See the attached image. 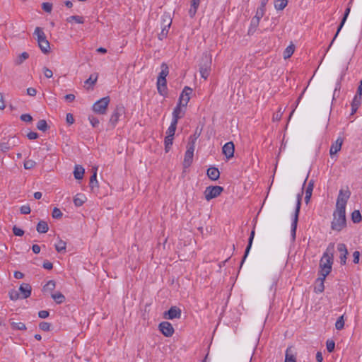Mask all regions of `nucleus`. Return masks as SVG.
I'll list each match as a JSON object with an SVG mask.
<instances>
[{
    "instance_id": "6e6d98bb",
    "label": "nucleus",
    "mask_w": 362,
    "mask_h": 362,
    "mask_svg": "<svg viewBox=\"0 0 362 362\" xmlns=\"http://www.w3.org/2000/svg\"><path fill=\"white\" fill-rule=\"evenodd\" d=\"M98 79V74L90 75V76L86 81V83L94 85Z\"/></svg>"
},
{
    "instance_id": "393cba45",
    "label": "nucleus",
    "mask_w": 362,
    "mask_h": 362,
    "mask_svg": "<svg viewBox=\"0 0 362 362\" xmlns=\"http://www.w3.org/2000/svg\"><path fill=\"white\" fill-rule=\"evenodd\" d=\"M157 88L158 93L161 95H164L166 93V80H159L157 81Z\"/></svg>"
},
{
    "instance_id": "2f4dec72",
    "label": "nucleus",
    "mask_w": 362,
    "mask_h": 362,
    "mask_svg": "<svg viewBox=\"0 0 362 362\" xmlns=\"http://www.w3.org/2000/svg\"><path fill=\"white\" fill-rule=\"evenodd\" d=\"M48 228H49L48 224L47 223V222L43 221H40L37 226V232H39L40 233H47L48 230Z\"/></svg>"
},
{
    "instance_id": "9d476101",
    "label": "nucleus",
    "mask_w": 362,
    "mask_h": 362,
    "mask_svg": "<svg viewBox=\"0 0 362 362\" xmlns=\"http://www.w3.org/2000/svg\"><path fill=\"white\" fill-rule=\"evenodd\" d=\"M192 93V89L189 87H185L179 98V103L178 104L187 106L188 102L190 99V95Z\"/></svg>"
},
{
    "instance_id": "20e7f679",
    "label": "nucleus",
    "mask_w": 362,
    "mask_h": 362,
    "mask_svg": "<svg viewBox=\"0 0 362 362\" xmlns=\"http://www.w3.org/2000/svg\"><path fill=\"white\" fill-rule=\"evenodd\" d=\"M196 140L197 137L195 136H190L189 138L184 158V166L185 168L189 167L192 162Z\"/></svg>"
},
{
    "instance_id": "338daca9",
    "label": "nucleus",
    "mask_w": 362,
    "mask_h": 362,
    "mask_svg": "<svg viewBox=\"0 0 362 362\" xmlns=\"http://www.w3.org/2000/svg\"><path fill=\"white\" fill-rule=\"evenodd\" d=\"M66 122L69 124H72L74 122V118L72 114L68 113L66 117Z\"/></svg>"
},
{
    "instance_id": "473e14b6",
    "label": "nucleus",
    "mask_w": 362,
    "mask_h": 362,
    "mask_svg": "<svg viewBox=\"0 0 362 362\" xmlns=\"http://www.w3.org/2000/svg\"><path fill=\"white\" fill-rule=\"evenodd\" d=\"M66 243L64 240L59 239L55 244V249L58 252H65Z\"/></svg>"
},
{
    "instance_id": "37998d69",
    "label": "nucleus",
    "mask_w": 362,
    "mask_h": 362,
    "mask_svg": "<svg viewBox=\"0 0 362 362\" xmlns=\"http://www.w3.org/2000/svg\"><path fill=\"white\" fill-rule=\"evenodd\" d=\"M177 122L172 120L171 124L167 130V136H173L176 130Z\"/></svg>"
},
{
    "instance_id": "e433bc0d",
    "label": "nucleus",
    "mask_w": 362,
    "mask_h": 362,
    "mask_svg": "<svg viewBox=\"0 0 362 362\" xmlns=\"http://www.w3.org/2000/svg\"><path fill=\"white\" fill-rule=\"evenodd\" d=\"M168 74V67L165 64H162L161 65V71L159 74L158 79L159 80H166V76Z\"/></svg>"
},
{
    "instance_id": "7ed1b4c3",
    "label": "nucleus",
    "mask_w": 362,
    "mask_h": 362,
    "mask_svg": "<svg viewBox=\"0 0 362 362\" xmlns=\"http://www.w3.org/2000/svg\"><path fill=\"white\" fill-rule=\"evenodd\" d=\"M212 62V56L209 53H204L202 58V62L199 66V72L204 79L209 76Z\"/></svg>"
},
{
    "instance_id": "f8f14e48",
    "label": "nucleus",
    "mask_w": 362,
    "mask_h": 362,
    "mask_svg": "<svg viewBox=\"0 0 362 362\" xmlns=\"http://www.w3.org/2000/svg\"><path fill=\"white\" fill-rule=\"evenodd\" d=\"M235 151V146L232 141L227 142L222 148V152L227 159L233 157Z\"/></svg>"
},
{
    "instance_id": "6e6552de",
    "label": "nucleus",
    "mask_w": 362,
    "mask_h": 362,
    "mask_svg": "<svg viewBox=\"0 0 362 362\" xmlns=\"http://www.w3.org/2000/svg\"><path fill=\"white\" fill-rule=\"evenodd\" d=\"M362 103V81H360L357 93L351 103L352 114L355 113Z\"/></svg>"
},
{
    "instance_id": "423d86ee",
    "label": "nucleus",
    "mask_w": 362,
    "mask_h": 362,
    "mask_svg": "<svg viewBox=\"0 0 362 362\" xmlns=\"http://www.w3.org/2000/svg\"><path fill=\"white\" fill-rule=\"evenodd\" d=\"M109 103V97L103 98L94 103L93 110L98 114L104 115L107 112Z\"/></svg>"
},
{
    "instance_id": "4c0bfd02",
    "label": "nucleus",
    "mask_w": 362,
    "mask_h": 362,
    "mask_svg": "<svg viewBox=\"0 0 362 362\" xmlns=\"http://www.w3.org/2000/svg\"><path fill=\"white\" fill-rule=\"evenodd\" d=\"M349 13H350V8H347L346 9V11H345V13H344V18H343V19H342V21H341V24H340V25H339V28H338V30H337V33H336V35H335V36H334V39H333V40H332V41L331 42L330 45H332V44L333 43L334 40H335V38L337 37V36L338 33H339V31L341 30V28L343 27V25H344V23H345V21H346V18H347V17H348V16H349Z\"/></svg>"
},
{
    "instance_id": "de8ad7c7",
    "label": "nucleus",
    "mask_w": 362,
    "mask_h": 362,
    "mask_svg": "<svg viewBox=\"0 0 362 362\" xmlns=\"http://www.w3.org/2000/svg\"><path fill=\"white\" fill-rule=\"evenodd\" d=\"M352 221L354 223H359L361 221V214L358 210H355L351 214Z\"/></svg>"
},
{
    "instance_id": "603ef678",
    "label": "nucleus",
    "mask_w": 362,
    "mask_h": 362,
    "mask_svg": "<svg viewBox=\"0 0 362 362\" xmlns=\"http://www.w3.org/2000/svg\"><path fill=\"white\" fill-rule=\"evenodd\" d=\"M36 163L33 160H26L24 162V168L27 170L33 169Z\"/></svg>"
},
{
    "instance_id": "b1692460",
    "label": "nucleus",
    "mask_w": 362,
    "mask_h": 362,
    "mask_svg": "<svg viewBox=\"0 0 362 362\" xmlns=\"http://www.w3.org/2000/svg\"><path fill=\"white\" fill-rule=\"evenodd\" d=\"M284 362H296V357L291 347H288L286 351Z\"/></svg>"
},
{
    "instance_id": "412c9836",
    "label": "nucleus",
    "mask_w": 362,
    "mask_h": 362,
    "mask_svg": "<svg viewBox=\"0 0 362 362\" xmlns=\"http://www.w3.org/2000/svg\"><path fill=\"white\" fill-rule=\"evenodd\" d=\"M123 113V108L122 107H117L116 110H115V112H113V114L111 115V117H110V122L115 125V124L117 122V121L119 120V117L122 115Z\"/></svg>"
},
{
    "instance_id": "bb28decb",
    "label": "nucleus",
    "mask_w": 362,
    "mask_h": 362,
    "mask_svg": "<svg viewBox=\"0 0 362 362\" xmlns=\"http://www.w3.org/2000/svg\"><path fill=\"white\" fill-rule=\"evenodd\" d=\"M201 0H192L191 7L189 10V13L191 17H194L197 13V8L199 6Z\"/></svg>"
},
{
    "instance_id": "a18cd8bd",
    "label": "nucleus",
    "mask_w": 362,
    "mask_h": 362,
    "mask_svg": "<svg viewBox=\"0 0 362 362\" xmlns=\"http://www.w3.org/2000/svg\"><path fill=\"white\" fill-rule=\"evenodd\" d=\"M173 136H166L165 138V152H168L173 144Z\"/></svg>"
},
{
    "instance_id": "7c9ffc66",
    "label": "nucleus",
    "mask_w": 362,
    "mask_h": 362,
    "mask_svg": "<svg viewBox=\"0 0 362 362\" xmlns=\"http://www.w3.org/2000/svg\"><path fill=\"white\" fill-rule=\"evenodd\" d=\"M34 35H36L37 42L44 40H46V36L42 29L40 27H37L35 30Z\"/></svg>"
},
{
    "instance_id": "f704fd0d",
    "label": "nucleus",
    "mask_w": 362,
    "mask_h": 362,
    "mask_svg": "<svg viewBox=\"0 0 362 362\" xmlns=\"http://www.w3.org/2000/svg\"><path fill=\"white\" fill-rule=\"evenodd\" d=\"M295 50V46L293 44L288 45L284 52V58L285 59H288L293 54Z\"/></svg>"
},
{
    "instance_id": "2eb2a0df",
    "label": "nucleus",
    "mask_w": 362,
    "mask_h": 362,
    "mask_svg": "<svg viewBox=\"0 0 362 362\" xmlns=\"http://www.w3.org/2000/svg\"><path fill=\"white\" fill-rule=\"evenodd\" d=\"M186 106L177 104L173 112V120L178 122V119L182 118L185 112Z\"/></svg>"
},
{
    "instance_id": "72a5a7b5",
    "label": "nucleus",
    "mask_w": 362,
    "mask_h": 362,
    "mask_svg": "<svg viewBox=\"0 0 362 362\" xmlns=\"http://www.w3.org/2000/svg\"><path fill=\"white\" fill-rule=\"evenodd\" d=\"M38 45L42 52L47 53L49 52L50 47L49 43L47 39L38 42Z\"/></svg>"
},
{
    "instance_id": "680f3d73",
    "label": "nucleus",
    "mask_w": 362,
    "mask_h": 362,
    "mask_svg": "<svg viewBox=\"0 0 362 362\" xmlns=\"http://www.w3.org/2000/svg\"><path fill=\"white\" fill-rule=\"evenodd\" d=\"M40 328L43 331H49L50 325L48 322H42L40 324Z\"/></svg>"
},
{
    "instance_id": "4be33fe9",
    "label": "nucleus",
    "mask_w": 362,
    "mask_h": 362,
    "mask_svg": "<svg viewBox=\"0 0 362 362\" xmlns=\"http://www.w3.org/2000/svg\"><path fill=\"white\" fill-rule=\"evenodd\" d=\"M326 277L320 276L317 280L315 286V291L316 293H322L325 289L324 281Z\"/></svg>"
},
{
    "instance_id": "ddd939ff",
    "label": "nucleus",
    "mask_w": 362,
    "mask_h": 362,
    "mask_svg": "<svg viewBox=\"0 0 362 362\" xmlns=\"http://www.w3.org/2000/svg\"><path fill=\"white\" fill-rule=\"evenodd\" d=\"M344 140L342 138L339 137L332 145L329 149V154L332 157L340 151Z\"/></svg>"
},
{
    "instance_id": "a211bd4d",
    "label": "nucleus",
    "mask_w": 362,
    "mask_h": 362,
    "mask_svg": "<svg viewBox=\"0 0 362 362\" xmlns=\"http://www.w3.org/2000/svg\"><path fill=\"white\" fill-rule=\"evenodd\" d=\"M181 316V310L177 307H172L165 313V318L173 320L175 318H180Z\"/></svg>"
},
{
    "instance_id": "49530a36",
    "label": "nucleus",
    "mask_w": 362,
    "mask_h": 362,
    "mask_svg": "<svg viewBox=\"0 0 362 362\" xmlns=\"http://www.w3.org/2000/svg\"><path fill=\"white\" fill-rule=\"evenodd\" d=\"M37 128L42 132H45L48 129V125L45 119L40 120L37 124Z\"/></svg>"
},
{
    "instance_id": "09e8293b",
    "label": "nucleus",
    "mask_w": 362,
    "mask_h": 362,
    "mask_svg": "<svg viewBox=\"0 0 362 362\" xmlns=\"http://www.w3.org/2000/svg\"><path fill=\"white\" fill-rule=\"evenodd\" d=\"M344 327V315L340 316L335 323V327L338 330H341Z\"/></svg>"
},
{
    "instance_id": "9b49d317",
    "label": "nucleus",
    "mask_w": 362,
    "mask_h": 362,
    "mask_svg": "<svg viewBox=\"0 0 362 362\" xmlns=\"http://www.w3.org/2000/svg\"><path fill=\"white\" fill-rule=\"evenodd\" d=\"M18 143V139L16 137H12L6 142L0 143V150L3 152H6L16 146Z\"/></svg>"
},
{
    "instance_id": "774afa93",
    "label": "nucleus",
    "mask_w": 362,
    "mask_h": 362,
    "mask_svg": "<svg viewBox=\"0 0 362 362\" xmlns=\"http://www.w3.org/2000/svg\"><path fill=\"white\" fill-rule=\"evenodd\" d=\"M38 316L42 319L46 318L49 316V312L47 310H41L38 313Z\"/></svg>"
},
{
    "instance_id": "5701e85b",
    "label": "nucleus",
    "mask_w": 362,
    "mask_h": 362,
    "mask_svg": "<svg viewBox=\"0 0 362 362\" xmlns=\"http://www.w3.org/2000/svg\"><path fill=\"white\" fill-rule=\"evenodd\" d=\"M207 175L211 180H216L219 178L220 173L216 168H209L207 170Z\"/></svg>"
},
{
    "instance_id": "a878e982",
    "label": "nucleus",
    "mask_w": 362,
    "mask_h": 362,
    "mask_svg": "<svg viewBox=\"0 0 362 362\" xmlns=\"http://www.w3.org/2000/svg\"><path fill=\"white\" fill-rule=\"evenodd\" d=\"M85 173L84 168L81 165H76L74 171V177L76 180H81Z\"/></svg>"
},
{
    "instance_id": "0eeeda50",
    "label": "nucleus",
    "mask_w": 362,
    "mask_h": 362,
    "mask_svg": "<svg viewBox=\"0 0 362 362\" xmlns=\"http://www.w3.org/2000/svg\"><path fill=\"white\" fill-rule=\"evenodd\" d=\"M223 188L221 186H209L206 187L204 195L207 201L218 197L223 192Z\"/></svg>"
},
{
    "instance_id": "f257e3e1",
    "label": "nucleus",
    "mask_w": 362,
    "mask_h": 362,
    "mask_svg": "<svg viewBox=\"0 0 362 362\" xmlns=\"http://www.w3.org/2000/svg\"><path fill=\"white\" fill-rule=\"evenodd\" d=\"M351 192L349 189H340L336 203V209L332 222V230L340 231L346 226L345 208Z\"/></svg>"
},
{
    "instance_id": "79ce46f5",
    "label": "nucleus",
    "mask_w": 362,
    "mask_h": 362,
    "mask_svg": "<svg viewBox=\"0 0 362 362\" xmlns=\"http://www.w3.org/2000/svg\"><path fill=\"white\" fill-rule=\"evenodd\" d=\"M259 20L255 18L254 17L252 18L250 26L248 30L249 33H253L259 24Z\"/></svg>"
},
{
    "instance_id": "3c124183",
    "label": "nucleus",
    "mask_w": 362,
    "mask_h": 362,
    "mask_svg": "<svg viewBox=\"0 0 362 362\" xmlns=\"http://www.w3.org/2000/svg\"><path fill=\"white\" fill-rule=\"evenodd\" d=\"M8 294H9V297H10L11 300H16L18 298H21L19 292L15 289L11 290L9 291Z\"/></svg>"
},
{
    "instance_id": "13d9d810",
    "label": "nucleus",
    "mask_w": 362,
    "mask_h": 362,
    "mask_svg": "<svg viewBox=\"0 0 362 362\" xmlns=\"http://www.w3.org/2000/svg\"><path fill=\"white\" fill-rule=\"evenodd\" d=\"M13 233L16 236H23L24 234V231L16 226L13 227Z\"/></svg>"
},
{
    "instance_id": "c9c22d12",
    "label": "nucleus",
    "mask_w": 362,
    "mask_h": 362,
    "mask_svg": "<svg viewBox=\"0 0 362 362\" xmlns=\"http://www.w3.org/2000/svg\"><path fill=\"white\" fill-rule=\"evenodd\" d=\"M66 21L70 23L75 22L76 23L82 24L84 23V19L83 17L80 16H71L66 18Z\"/></svg>"
},
{
    "instance_id": "4d7b16f0",
    "label": "nucleus",
    "mask_w": 362,
    "mask_h": 362,
    "mask_svg": "<svg viewBox=\"0 0 362 362\" xmlns=\"http://www.w3.org/2000/svg\"><path fill=\"white\" fill-rule=\"evenodd\" d=\"M42 9L48 13H50L52 9V4L48 2H45L42 4Z\"/></svg>"
},
{
    "instance_id": "864d4df0",
    "label": "nucleus",
    "mask_w": 362,
    "mask_h": 362,
    "mask_svg": "<svg viewBox=\"0 0 362 362\" xmlns=\"http://www.w3.org/2000/svg\"><path fill=\"white\" fill-rule=\"evenodd\" d=\"M326 346H327V351L331 353L334 351V347H335V343L334 341L332 340H327V343H326Z\"/></svg>"
},
{
    "instance_id": "f03ea898",
    "label": "nucleus",
    "mask_w": 362,
    "mask_h": 362,
    "mask_svg": "<svg viewBox=\"0 0 362 362\" xmlns=\"http://www.w3.org/2000/svg\"><path fill=\"white\" fill-rule=\"evenodd\" d=\"M334 252V244H329L320 262V276L326 277L331 272Z\"/></svg>"
},
{
    "instance_id": "e2e57ef3",
    "label": "nucleus",
    "mask_w": 362,
    "mask_h": 362,
    "mask_svg": "<svg viewBox=\"0 0 362 362\" xmlns=\"http://www.w3.org/2000/svg\"><path fill=\"white\" fill-rule=\"evenodd\" d=\"M43 73H44L45 76L48 78H52L53 76V73H52V70H50L49 69H48L47 67H45L43 69Z\"/></svg>"
},
{
    "instance_id": "aec40b11",
    "label": "nucleus",
    "mask_w": 362,
    "mask_h": 362,
    "mask_svg": "<svg viewBox=\"0 0 362 362\" xmlns=\"http://www.w3.org/2000/svg\"><path fill=\"white\" fill-rule=\"evenodd\" d=\"M87 200L85 194L78 193L74 198V205L77 207L82 206Z\"/></svg>"
},
{
    "instance_id": "69168bd1",
    "label": "nucleus",
    "mask_w": 362,
    "mask_h": 362,
    "mask_svg": "<svg viewBox=\"0 0 362 362\" xmlns=\"http://www.w3.org/2000/svg\"><path fill=\"white\" fill-rule=\"evenodd\" d=\"M21 119L24 122H31L33 119V117L29 114H23L21 116Z\"/></svg>"
},
{
    "instance_id": "f3484780",
    "label": "nucleus",
    "mask_w": 362,
    "mask_h": 362,
    "mask_svg": "<svg viewBox=\"0 0 362 362\" xmlns=\"http://www.w3.org/2000/svg\"><path fill=\"white\" fill-rule=\"evenodd\" d=\"M171 23L172 20L169 17H167L166 19L163 20V28H162L160 33L158 34V38L160 40H163L167 36Z\"/></svg>"
},
{
    "instance_id": "052dcab7",
    "label": "nucleus",
    "mask_w": 362,
    "mask_h": 362,
    "mask_svg": "<svg viewBox=\"0 0 362 362\" xmlns=\"http://www.w3.org/2000/svg\"><path fill=\"white\" fill-rule=\"evenodd\" d=\"M20 211L23 214H29L31 210L29 205H23L21 207Z\"/></svg>"
},
{
    "instance_id": "c85d7f7f",
    "label": "nucleus",
    "mask_w": 362,
    "mask_h": 362,
    "mask_svg": "<svg viewBox=\"0 0 362 362\" xmlns=\"http://www.w3.org/2000/svg\"><path fill=\"white\" fill-rule=\"evenodd\" d=\"M29 57V54L28 52H23L19 54L15 59L14 63L16 65H21L23 64L27 59Z\"/></svg>"
},
{
    "instance_id": "6ab92c4d",
    "label": "nucleus",
    "mask_w": 362,
    "mask_h": 362,
    "mask_svg": "<svg viewBox=\"0 0 362 362\" xmlns=\"http://www.w3.org/2000/svg\"><path fill=\"white\" fill-rule=\"evenodd\" d=\"M93 170V173L90 179V187L91 189V190H94L95 189L98 188V182L97 180L98 168L94 167Z\"/></svg>"
},
{
    "instance_id": "bf43d9fd",
    "label": "nucleus",
    "mask_w": 362,
    "mask_h": 362,
    "mask_svg": "<svg viewBox=\"0 0 362 362\" xmlns=\"http://www.w3.org/2000/svg\"><path fill=\"white\" fill-rule=\"evenodd\" d=\"M88 119L91 124V125L93 127H96L98 126L99 124V120L98 119H97L96 117H93V116H90L88 117Z\"/></svg>"
},
{
    "instance_id": "dca6fc26",
    "label": "nucleus",
    "mask_w": 362,
    "mask_h": 362,
    "mask_svg": "<svg viewBox=\"0 0 362 362\" xmlns=\"http://www.w3.org/2000/svg\"><path fill=\"white\" fill-rule=\"evenodd\" d=\"M337 250L339 252V259L341 264H345L346 262V256L348 255V250L346 245L344 243L338 244Z\"/></svg>"
},
{
    "instance_id": "0e129e2a",
    "label": "nucleus",
    "mask_w": 362,
    "mask_h": 362,
    "mask_svg": "<svg viewBox=\"0 0 362 362\" xmlns=\"http://www.w3.org/2000/svg\"><path fill=\"white\" fill-rule=\"evenodd\" d=\"M282 117V112L281 110L279 109L276 113L273 115V120L274 121H279L281 119Z\"/></svg>"
},
{
    "instance_id": "5fc2aeb1",
    "label": "nucleus",
    "mask_w": 362,
    "mask_h": 362,
    "mask_svg": "<svg viewBox=\"0 0 362 362\" xmlns=\"http://www.w3.org/2000/svg\"><path fill=\"white\" fill-rule=\"evenodd\" d=\"M52 216L54 218H60L62 216V213L59 209L55 207L53 209Z\"/></svg>"
},
{
    "instance_id": "a19ab883",
    "label": "nucleus",
    "mask_w": 362,
    "mask_h": 362,
    "mask_svg": "<svg viewBox=\"0 0 362 362\" xmlns=\"http://www.w3.org/2000/svg\"><path fill=\"white\" fill-rule=\"evenodd\" d=\"M288 4V0H276L274 3V7L276 10H283Z\"/></svg>"
},
{
    "instance_id": "cd10ccee",
    "label": "nucleus",
    "mask_w": 362,
    "mask_h": 362,
    "mask_svg": "<svg viewBox=\"0 0 362 362\" xmlns=\"http://www.w3.org/2000/svg\"><path fill=\"white\" fill-rule=\"evenodd\" d=\"M313 190V182H310L305 190V202L308 204L310 202Z\"/></svg>"
},
{
    "instance_id": "1a4fd4ad",
    "label": "nucleus",
    "mask_w": 362,
    "mask_h": 362,
    "mask_svg": "<svg viewBox=\"0 0 362 362\" xmlns=\"http://www.w3.org/2000/svg\"><path fill=\"white\" fill-rule=\"evenodd\" d=\"M159 329L162 334L167 337H171L174 333V328L168 322H163L160 323Z\"/></svg>"
},
{
    "instance_id": "58836bf2",
    "label": "nucleus",
    "mask_w": 362,
    "mask_h": 362,
    "mask_svg": "<svg viewBox=\"0 0 362 362\" xmlns=\"http://www.w3.org/2000/svg\"><path fill=\"white\" fill-rule=\"evenodd\" d=\"M254 237H255V230H252L251 233H250V236L249 241H248V245L246 247L243 262L245 259V258L247 257V255H248V253L250 252V248L252 247V241H253Z\"/></svg>"
},
{
    "instance_id": "8fccbe9b",
    "label": "nucleus",
    "mask_w": 362,
    "mask_h": 362,
    "mask_svg": "<svg viewBox=\"0 0 362 362\" xmlns=\"http://www.w3.org/2000/svg\"><path fill=\"white\" fill-rule=\"evenodd\" d=\"M265 10L266 9L262 7H258L254 18L260 21L265 13Z\"/></svg>"
},
{
    "instance_id": "ea45409f",
    "label": "nucleus",
    "mask_w": 362,
    "mask_h": 362,
    "mask_svg": "<svg viewBox=\"0 0 362 362\" xmlns=\"http://www.w3.org/2000/svg\"><path fill=\"white\" fill-rule=\"evenodd\" d=\"M11 328L13 329H16V330H25L26 329V326L24 323L23 322H13V321H11Z\"/></svg>"
},
{
    "instance_id": "4468645a",
    "label": "nucleus",
    "mask_w": 362,
    "mask_h": 362,
    "mask_svg": "<svg viewBox=\"0 0 362 362\" xmlns=\"http://www.w3.org/2000/svg\"><path fill=\"white\" fill-rule=\"evenodd\" d=\"M32 291L31 286L29 284L23 283L19 287V293L21 298H28Z\"/></svg>"
},
{
    "instance_id": "c03bdc74",
    "label": "nucleus",
    "mask_w": 362,
    "mask_h": 362,
    "mask_svg": "<svg viewBox=\"0 0 362 362\" xmlns=\"http://www.w3.org/2000/svg\"><path fill=\"white\" fill-rule=\"evenodd\" d=\"M52 298L57 303H62L64 301L65 297L64 296L60 293L57 292L56 293H54L52 295Z\"/></svg>"
},
{
    "instance_id": "39448f33",
    "label": "nucleus",
    "mask_w": 362,
    "mask_h": 362,
    "mask_svg": "<svg viewBox=\"0 0 362 362\" xmlns=\"http://www.w3.org/2000/svg\"><path fill=\"white\" fill-rule=\"evenodd\" d=\"M301 199L302 194H298L297 195V202L296 209L293 216L292 223H291V236L292 239L295 240L296 238V233L297 229L298 221V215L300 212V205H301Z\"/></svg>"
},
{
    "instance_id": "c756f323",
    "label": "nucleus",
    "mask_w": 362,
    "mask_h": 362,
    "mask_svg": "<svg viewBox=\"0 0 362 362\" xmlns=\"http://www.w3.org/2000/svg\"><path fill=\"white\" fill-rule=\"evenodd\" d=\"M55 286H56L55 281L53 280H50V281H47V284L44 286V287L42 288V291L44 293L52 292L55 288Z\"/></svg>"
}]
</instances>
